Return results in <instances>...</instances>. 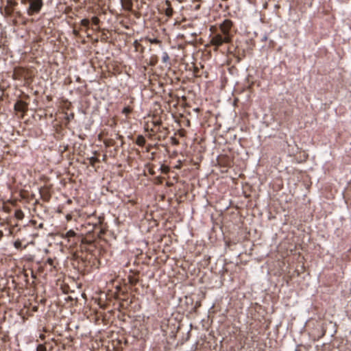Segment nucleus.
<instances>
[{"mask_svg": "<svg viewBox=\"0 0 351 351\" xmlns=\"http://www.w3.org/2000/svg\"><path fill=\"white\" fill-rule=\"evenodd\" d=\"M3 236V232L1 230H0V240L1 239Z\"/></svg>", "mask_w": 351, "mask_h": 351, "instance_id": "nucleus-29", "label": "nucleus"}, {"mask_svg": "<svg viewBox=\"0 0 351 351\" xmlns=\"http://www.w3.org/2000/svg\"><path fill=\"white\" fill-rule=\"evenodd\" d=\"M53 41H54L53 40H49V38H45V42H47V43H50L51 44Z\"/></svg>", "mask_w": 351, "mask_h": 351, "instance_id": "nucleus-24", "label": "nucleus"}, {"mask_svg": "<svg viewBox=\"0 0 351 351\" xmlns=\"http://www.w3.org/2000/svg\"><path fill=\"white\" fill-rule=\"evenodd\" d=\"M27 108V104L23 101H17L14 104V110L16 112H24Z\"/></svg>", "mask_w": 351, "mask_h": 351, "instance_id": "nucleus-10", "label": "nucleus"}, {"mask_svg": "<svg viewBox=\"0 0 351 351\" xmlns=\"http://www.w3.org/2000/svg\"><path fill=\"white\" fill-rule=\"evenodd\" d=\"M299 346L297 347V348L295 349V351H300L299 348H298Z\"/></svg>", "mask_w": 351, "mask_h": 351, "instance_id": "nucleus-37", "label": "nucleus"}, {"mask_svg": "<svg viewBox=\"0 0 351 351\" xmlns=\"http://www.w3.org/2000/svg\"><path fill=\"white\" fill-rule=\"evenodd\" d=\"M48 72V70L47 68H45V73H47Z\"/></svg>", "mask_w": 351, "mask_h": 351, "instance_id": "nucleus-40", "label": "nucleus"}, {"mask_svg": "<svg viewBox=\"0 0 351 351\" xmlns=\"http://www.w3.org/2000/svg\"><path fill=\"white\" fill-rule=\"evenodd\" d=\"M135 143L140 147H143L146 143V139L143 135L139 134L136 136Z\"/></svg>", "mask_w": 351, "mask_h": 351, "instance_id": "nucleus-11", "label": "nucleus"}, {"mask_svg": "<svg viewBox=\"0 0 351 351\" xmlns=\"http://www.w3.org/2000/svg\"><path fill=\"white\" fill-rule=\"evenodd\" d=\"M60 278H58L56 281L58 282V281H60Z\"/></svg>", "mask_w": 351, "mask_h": 351, "instance_id": "nucleus-41", "label": "nucleus"}, {"mask_svg": "<svg viewBox=\"0 0 351 351\" xmlns=\"http://www.w3.org/2000/svg\"><path fill=\"white\" fill-rule=\"evenodd\" d=\"M40 338L41 339H44V334L41 333V334L40 335Z\"/></svg>", "mask_w": 351, "mask_h": 351, "instance_id": "nucleus-30", "label": "nucleus"}, {"mask_svg": "<svg viewBox=\"0 0 351 351\" xmlns=\"http://www.w3.org/2000/svg\"><path fill=\"white\" fill-rule=\"evenodd\" d=\"M117 138L122 141V143H121V145H122L123 144V136L121 135H118Z\"/></svg>", "mask_w": 351, "mask_h": 351, "instance_id": "nucleus-25", "label": "nucleus"}, {"mask_svg": "<svg viewBox=\"0 0 351 351\" xmlns=\"http://www.w3.org/2000/svg\"><path fill=\"white\" fill-rule=\"evenodd\" d=\"M55 154H56V156H59V152H58V151H56V153H55Z\"/></svg>", "mask_w": 351, "mask_h": 351, "instance_id": "nucleus-32", "label": "nucleus"}, {"mask_svg": "<svg viewBox=\"0 0 351 351\" xmlns=\"http://www.w3.org/2000/svg\"><path fill=\"white\" fill-rule=\"evenodd\" d=\"M43 6L42 0H29V14H34L38 13Z\"/></svg>", "mask_w": 351, "mask_h": 351, "instance_id": "nucleus-6", "label": "nucleus"}, {"mask_svg": "<svg viewBox=\"0 0 351 351\" xmlns=\"http://www.w3.org/2000/svg\"><path fill=\"white\" fill-rule=\"evenodd\" d=\"M328 326H332V322H329V323H324V324H322V333L321 337H324L326 335V328H327V327Z\"/></svg>", "mask_w": 351, "mask_h": 351, "instance_id": "nucleus-14", "label": "nucleus"}, {"mask_svg": "<svg viewBox=\"0 0 351 351\" xmlns=\"http://www.w3.org/2000/svg\"><path fill=\"white\" fill-rule=\"evenodd\" d=\"M51 89L48 94H47V87L45 85V99H47L48 102H53V99L56 98L57 97H55L56 95V84L55 83H50Z\"/></svg>", "mask_w": 351, "mask_h": 351, "instance_id": "nucleus-8", "label": "nucleus"}, {"mask_svg": "<svg viewBox=\"0 0 351 351\" xmlns=\"http://www.w3.org/2000/svg\"><path fill=\"white\" fill-rule=\"evenodd\" d=\"M15 216L17 219H21L23 217V213L21 210H16L15 212Z\"/></svg>", "mask_w": 351, "mask_h": 351, "instance_id": "nucleus-17", "label": "nucleus"}, {"mask_svg": "<svg viewBox=\"0 0 351 351\" xmlns=\"http://www.w3.org/2000/svg\"><path fill=\"white\" fill-rule=\"evenodd\" d=\"M49 209H52L55 212H58V213H60V205H58V206H53L52 205H49V206H45V213H47L49 212Z\"/></svg>", "mask_w": 351, "mask_h": 351, "instance_id": "nucleus-13", "label": "nucleus"}, {"mask_svg": "<svg viewBox=\"0 0 351 351\" xmlns=\"http://www.w3.org/2000/svg\"><path fill=\"white\" fill-rule=\"evenodd\" d=\"M60 238V236L58 234L49 233L46 241L49 243V245H51L53 241V243L58 246L61 243Z\"/></svg>", "mask_w": 351, "mask_h": 351, "instance_id": "nucleus-9", "label": "nucleus"}, {"mask_svg": "<svg viewBox=\"0 0 351 351\" xmlns=\"http://www.w3.org/2000/svg\"><path fill=\"white\" fill-rule=\"evenodd\" d=\"M45 101H47V106H51V104H52L53 103V104H54V103H56V101H54L53 99V102H48V101H47V99H45Z\"/></svg>", "mask_w": 351, "mask_h": 351, "instance_id": "nucleus-23", "label": "nucleus"}, {"mask_svg": "<svg viewBox=\"0 0 351 351\" xmlns=\"http://www.w3.org/2000/svg\"><path fill=\"white\" fill-rule=\"evenodd\" d=\"M170 58H169V54L167 53V52H163L162 53V62L164 63H169V64L170 65Z\"/></svg>", "mask_w": 351, "mask_h": 351, "instance_id": "nucleus-15", "label": "nucleus"}, {"mask_svg": "<svg viewBox=\"0 0 351 351\" xmlns=\"http://www.w3.org/2000/svg\"><path fill=\"white\" fill-rule=\"evenodd\" d=\"M134 44L136 50H138V47L142 48V51L144 49V47L140 43H138L137 40H136Z\"/></svg>", "mask_w": 351, "mask_h": 351, "instance_id": "nucleus-20", "label": "nucleus"}, {"mask_svg": "<svg viewBox=\"0 0 351 351\" xmlns=\"http://www.w3.org/2000/svg\"><path fill=\"white\" fill-rule=\"evenodd\" d=\"M53 184L50 183V179L45 176V202L50 204V201L56 199V197H53L50 192V188L52 187Z\"/></svg>", "mask_w": 351, "mask_h": 351, "instance_id": "nucleus-7", "label": "nucleus"}, {"mask_svg": "<svg viewBox=\"0 0 351 351\" xmlns=\"http://www.w3.org/2000/svg\"><path fill=\"white\" fill-rule=\"evenodd\" d=\"M130 282L132 284V285H136L137 283V280H133V281H130Z\"/></svg>", "mask_w": 351, "mask_h": 351, "instance_id": "nucleus-28", "label": "nucleus"}, {"mask_svg": "<svg viewBox=\"0 0 351 351\" xmlns=\"http://www.w3.org/2000/svg\"><path fill=\"white\" fill-rule=\"evenodd\" d=\"M48 30H49V33H51V31H52V30H51V28L50 27H48L47 28H46V27H45V36H46L47 34H48V33H49V32H48Z\"/></svg>", "mask_w": 351, "mask_h": 351, "instance_id": "nucleus-22", "label": "nucleus"}, {"mask_svg": "<svg viewBox=\"0 0 351 351\" xmlns=\"http://www.w3.org/2000/svg\"><path fill=\"white\" fill-rule=\"evenodd\" d=\"M59 98L56 97V103L51 104V106H47V101H45V121L47 124L49 123L53 128H56V132H58L60 131L62 127L60 122L56 119L58 111L59 110Z\"/></svg>", "mask_w": 351, "mask_h": 351, "instance_id": "nucleus-3", "label": "nucleus"}, {"mask_svg": "<svg viewBox=\"0 0 351 351\" xmlns=\"http://www.w3.org/2000/svg\"><path fill=\"white\" fill-rule=\"evenodd\" d=\"M132 110H133V109L130 106H125L122 110V113L124 114L125 115L128 116L132 113Z\"/></svg>", "mask_w": 351, "mask_h": 351, "instance_id": "nucleus-16", "label": "nucleus"}, {"mask_svg": "<svg viewBox=\"0 0 351 351\" xmlns=\"http://www.w3.org/2000/svg\"><path fill=\"white\" fill-rule=\"evenodd\" d=\"M267 40V36L266 35H264L262 38H261V40L262 41H266Z\"/></svg>", "mask_w": 351, "mask_h": 351, "instance_id": "nucleus-26", "label": "nucleus"}, {"mask_svg": "<svg viewBox=\"0 0 351 351\" xmlns=\"http://www.w3.org/2000/svg\"><path fill=\"white\" fill-rule=\"evenodd\" d=\"M36 350L37 351H44V345L43 344H39L37 346Z\"/></svg>", "mask_w": 351, "mask_h": 351, "instance_id": "nucleus-21", "label": "nucleus"}, {"mask_svg": "<svg viewBox=\"0 0 351 351\" xmlns=\"http://www.w3.org/2000/svg\"><path fill=\"white\" fill-rule=\"evenodd\" d=\"M47 160H49V162H51L52 159L51 158V157H49V158H47Z\"/></svg>", "mask_w": 351, "mask_h": 351, "instance_id": "nucleus-33", "label": "nucleus"}, {"mask_svg": "<svg viewBox=\"0 0 351 351\" xmlns=\"http://www.w3.org/2000/svg\"><path fill=\"white\" fill-rule=\"evenodd\" d=\"M53 0H49L47 3H52Z\"/></svg>", "mask_w": 351, "mask_h": 351, "instance_id": "nucleus-34", "label": "nucleus"}, {"mask_svg": "<svg viewBox=\"0 0 351 351\" xmlns=\"http://www.w3.org/2000/svg\"><path fill=\"white\" fill-rule=\"evenodd\" d=\"M32 223L36 226V222L35 221H32Z\"/></svg>", "mask_w": 351, "mask_h": 351, "instance_id": "nucleus-36", "label": "nucleus"}, {"mask_svg": "<svg viewBox=\"0 0 351 351\" xmlns=\"http://www.w3.org/2000/svg\"><path fill=\"white\" fill-rule=\"evenodd\" d=\"M212 34L210 36V43L216 49L224 44L232 42L233 37L237 32L234 23L229 19H224L219 26L212 25L210 27Z\"/></svg>", "mask_w": 351, "mask_h": 351, "instance_id": "nucleus-1", "label": "nucleus"}, {"mask_svg": "<svg viewBox=\"0 0 351 351\" xmlns=\"http://www.w3.org/2000/svg\"><path fill=\"white\" fill-rule=\"evenodd\" d=\"M66 240L70 247H75L79 243H82L86 240L83 234L76 233L73 230H69L61 237Z\"/></svg>", "mask_w": 351, "mask_h": 351, "instance_id": "nucleus-4", "label": "nucleus"}, {"mask_svg": "<svg viewBox=\"0 0 351 351\" xmlns=\"http://www.w3.org/2000/svg\"><path fill=\"white\" fill-rule=\"evenodd\" d=\"M44 301V299H41L40 302H43Z\"/></svg>", "mask_w": 351, "mask_h": 351, "instance_id": "nucleus-42", "label": "nucleus"}, {"mask_svg": "<svg viewBox=\"0 0 351 351\" xmlns=\"http://www.w3.org/2000/svg\"><path fill=\"white\" fill-rule=\"evenodd\" d=\"M98 159H97L95 157H91L90 158V163L91 165H94L95 162H98Z\"/></svg>", "mask_w": 351, "mask_h": 351, "instance_id": "nucleus-19", "label": "nucleus"}, {"mask_svg": "<svg viewBox=\"0 0 351 351\" xmlns=\"http://www.w3.org/2000/svg\"><path fill=\"white\" fill-rule=\"evenodd\" d=\"M75 117V114L73 112H71L70 114H66V121L67 122H69L70 121L73 120Z\"/></svg>", "mask_w": 351, "mask_h": 351, "instance_id": "nucleus-18", "label": "nucleus"}, {"mask_svg": "<svg viewBox=\"0 0 351 351\" xmlns=\"http://www.w3.org/2000/svg\"><path fill=\"white\" fill-rule=\"evenodd\" d=\"M56 264L57 262L56 259H52L51 258H47V261H45V271L49 272V274L45 273V280L48 275L53 276L55 275V273L57 272Z\"/></svg>", "mask_w": 351, "mask_h": 351, "instance_id": "nucleus-5", "label": "nucleus"}, {"mask_svg": "<svg viewBox=\"0 0 351 351\" xmlns=\"http://www.w3.org/2000/svg\"><path fill=\"white\" fill-rule=\"evenodd\" d=\"M49 124H50V127H51L53 128V129H51V131H53L54 128L51 126V124L50 123L48 125H49Z\"/></svg>", "mask_w": 351, "mask_h": 351, "instance_id": "nucleus-35", "label": "nucleus"}, {"mask_svg": "<svg viewBox=\"0 0 351 351\" xmlns=\"http://www.w3.org/2000/svg\"><path fill=\"white\" fill-rule=\"evenodd\" d=\"M158 62V58L156 55H152L148 62V64L152 66H154Z\"/></svg>", "mask_w": 351, "mask_h": 351, "instance_id": "nucleus-12", "label": "nucleus"}, {"mask_svg": "<svg viewBox=\"0 0 351 351\" xmlns=\"http://www.w3.org/2000/svg\"><path fill=\"white\" fill-rule=\"evenodd\" d=\"M51 313L45 314V351H60V346L58 345L53 335L51 333L54 330L55 324L52 323Z\"/></svg>", "mask_w": 351, "mask_h": 351, "instance_id": "nucleus-2", "label": "nucleus"}, {"mask_svg": "<svg viewBox=\"0 0 351 351\" xmlns=\"http://www.w3.org/2000/svg\"><path fill=\"white\" fill-rule=\"evenodd\" d=\"M42 190H43V187H40V193L41 197H43V195Z\"/></svg>", "mask_w": 351, "mask_h": 351, "instance_id": "nucleus-31", "label": "nucleus"}, {"mask_svg": "<svg viewBox=\"0 0 351 351\" xmlns=\"http://www.w3.org/2000/svg\"><path fill=\"white\" fill-rule=\"evenodd\" d=\"M123 1L124 0H121V3L122 5H123Z\"/></svg>", "mask_w": 351, "mask_h": 351, "instance_id": "nucleus-39", "label": "nucleus"}, {"mask_svg": "<svg viewBox=\"0 0 351 351\" xmlns=\"http://www.w3.org/2000/svg\"><path fill=\"white\" fill-rule=\"evenodd\" d=\"M45 254L48 253V250L47 249H45Z\"/></svg>", "mask_w": 351, "mask_h": 351, "instance_id": "nucleus-38", "label": "nucleus"}, {"mask_svg": "<svg viewBox=\"0 0 351 351\" xmlns=\"http://www.w3.org/2000/svg\"><path fill=\"white\" fill-rule=\"evenodd\" d=\"M43 226V222H40L38 224V227L40 228H42Z\"/></svg>", "mask_w": 351, "mask_h": 351, "instance_id": "nucleus-27", "label": "nucleus"}]
</instances>
